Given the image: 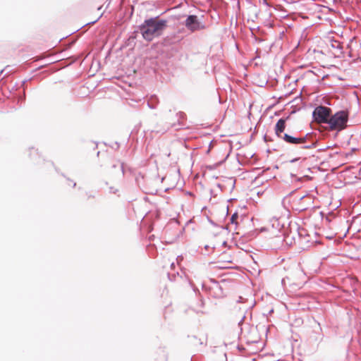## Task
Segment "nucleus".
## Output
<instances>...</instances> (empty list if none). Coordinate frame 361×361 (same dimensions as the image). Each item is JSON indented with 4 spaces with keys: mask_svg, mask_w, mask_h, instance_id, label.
Here are the masks:
<instances>
[{
    "mask_svg": "<svg viewBox=\"0 0 361 361\" xmlns=\"http://www.w3.org/2000/svg\"><path fill=\"white\" fill-rule=\"evenodd\" d=\"M166 27V20L155 17L145 20L140 25L139 29L143 38L149 42L154 37L160 36Z\"/></svg>",
    "mask_w": 361,
    "mask_h": 361,
    "instance_id": "1",
    "label": "nucleus"
},
{
    "mask_svg": "<svg viewBox=\"0 0 361 361\" xmlns=\"http://www.w3.org/2000/svg\"><path fill=\"white\" fill-rule=\"evenodd\" d=\"M348 119V114L347 111H338L334 116L329 117L326 123L328 124V129L330 130L340 131L346 127Z\"/></svg>",
    "mask_w": 361,
    "mask_h": 361,
    "instance_id": "2",
    "label": "nucleus"
},
{
    "mask_svg": "<svg viewBox=\"0 0 361 361\" xmlns=\"http://www.w3.org/2000/svg\"><path fill=\"white\" fill-rule=\"evenodd\" d=\"M184 25L191 32L204 30L207 27L195 15H189L184 22Z\"/></svg>",
    "mask_w": 361,
    "mask_h": 361,
    "instance_id": "3",
    "label": "nucleus"
},
{
    "mask_svg": "<svg viewBox=\"0 0 361 361\" xmlns=\"http://www.w3.org/2000/svg\"><path fill=\"white\" fill-rule=\"evenodd\" d=\"M331 110L326 106H317L313 111V116L317 123H327Z\"/></svg>",
    "mask_w": 361,
    "mask_h": 361,
    "instance_id": "4",
    "label": "nucleus"
},
{
    "mask_svg": "<svg viewBox=\"0 0 361 361\" xmlns=\"http://www.w3.org/2000/svg\"><path fill=\"white\" fill-rule=\"evenodd\" d=\"M252 229H250V237L255 238L260 232L266 231V227L262 225V220L257 216H252L251 219ZM251 226L250 225V228Z\"/></svg>",
    "mask_w": 361,
    "mask_h": 361,
    "instance_id": "5",
    "label": "nucleus"
},
{
    "mask_svg": "<svg viewBox=\"0 0 361 361\" xmlns=\"http://www.w3.org/2000/svg\"><path fill=\"white\" fill-rule=\"evenodd\" d=\"M281 139H283L287 143L295 145L304 144L307 140L306 137H296L286 133L283 134V137H281Z\"/></svg>",
    "mask_w": 361,
    "mask_h": 361,
    "instance_id": "6",
    "label": "nucleus"
},
{
    "mask_svg": "<svg viewBox=\"0 0 361 361\" xmlns=\"http://www.w3.org/2000/svg\"><path fill=\"white\" fill-rule=\"evenodd\" d=\"M288 116L283 118H280L278 122L276 123V126H275V128H274V130H275V133L276 135L279 137H283V135H282V133H283L285 128H286V121L288 119Z\"/></svg>",
    "mask_w": 361,
    "mask_h": 361,
    "instance_id": "7",
    "label": "nucleus"
},
{
    "mask_svg": "<svg viewBox=\"0 0 361 361\" xmlns=\"http://www.w3.org/2000/svg\"><path fill=\"white\" fill-rule=\"evenodd\" d=\"M251 258H252L253 264L251 265L250 264V267H251V268L252 269V271H250V274L253 275L255 277H257L259 275L260 272H261V270L259 269V266L258 262H257V259H259V258L258 257L255 258L253 257H251Z\"/></svg>",
    "mask_w": 361,
    "mask_h": 361,
    "instance_id": "8",
    "label": "nucleus"
},
{
    "mask_svg": "<svg viewBox=\"0 0 361 361\" xmlns=\"http://www.w3.org/2000/svg\"><path fill=\"white\" fill-rule=\"evenodd\" d=\"M244 217H245L244 214H241V213H239L238 212H237L232 215V216L231 218V221L232 224H238V219L239 218H240V221H243Z\"/></svg>",
    "mask_w": 361,
    "mask_h": 361,
    "instance_id": "9",
    "label": "nucleus"
},
{
    "mask_svg": "<svg viewBox=\"0 0 361 361\" xmlns=\"http://www.w3.org/2000/svg\"><path fill=\"white\" fill-rule=\"evenodd\" d=\"M109 193L111 194H117L118 192V189L113 186L109 187Z\"/></svg>",
    "mask_w": 361,
    "mask_h": 361,
    "instance_id": "10",
    "label": "nucleus"
},
{
    "mask_svg": "<svg viewBox=\"0 0 361 361\" xmlns=\"http://www.w3.org/2000/svg\"><path fill=\"white\" fill-rule=\"evenodd\" d=\"M154 99H156V97H152V98L150 99V102H148V103H147L149 107L151 108V109H155L156 108L155 106L151 105V104H150L151 102H153Z\"/></svg>",
    "mask_w": 361,
    "mask_h": 361,
    "instance_id": "11",
    "label": "nucleus"
},
{
    "mask_svg": "<svg viewBox=\"0 0 361 361\" xmlns=\"http://www.w3.org/2000/svg\"><path fill=\"white\" fill-rule=\"evenodd\" d=\"M245 318V315H243V317L241 318V319L239 321V322H238V326H239L240 327H241V326H242V324H243V322H244ZM240 331H242V328H240Z\"/></svg>",
    "mask_w": 361,
    "mask_h": 361,
    "instance_id": "12",
    "label": "nucleus"
},
{
    "mask_svg": "<svg viewBox=\"0 0 361 361\" xmlns=\"http://www.w3.org/2000/svg\"><path fill=\"white\" fill-rule=\"evenodd\" d=\"M252 283L253 286L258 285V289L261 287V285H262L261 283L259 281V280L257 281L252 282Z\"/></svg>",
    "mask_w": 361,
    "mask_h": 361,
    "instance_id": "13",
    "label": "nucleus"
},
{
    "mask_svg": "<svg viewBox=\"0 0 361 361\" xmlns=\"http://www.w3.org/2000/svg\"><path fill=\"white\" fill-rule=\"evenodd\" d=\"M182 259L183 257L181 256H178V257L176 258L178 263L180 262V260H182Z\"/></svg>",
    "mask_w": 361,
    "mask_h": 361,
    "instance_id": "14",
    "label": "nucleus"
},
{
    "mask_svg": "<svg viewBox=\"0 0 361 361\" xmlns=\"http://www.w3.org/2000/svg\"><path fill=\"white\" fill-rule=\"evenodd\" d=\"M238 350H239L240 351H241V350H245V348H243V347H241V346H240V345H238Z\"/></svg>",
    "mask_w": 361,
    "mask_h": 361,
    "instance_id": "15",
    "label": "nucleus"
},
{
    "mask_svg": "<svg viewBox=\"0 0 361 361\" xmlns=\"http://www.w3.org/2000/svg\"><path fill=\"white\" fill-rule=\"evenodd\" d=\"M171 268H173V267H175V264H174V262H172V263L171 264Z\"/></svg>",
    "mask_w": 361,
    "mask_h": 361,
    "instance_id": "16",
    "label": "nucleus"
},
{
    "mask_svg": "<svg viewBox=\"0 0 361 361\" xmlns=\"http://www.w3.org/2000/svg\"><path fill=\"white\" fill-rule=\"evenodd\" d=\"M243 298L242 297H239V300L238 302H243Z\"/></svg>",
    "mask_w": 361,
    "mask_h": 361,
    "instance_id": "17",
    "label": "nucleus"
},
{
    "mask_svg": "<svg viewBox=\"0 0 361 361\" xmlns=\"http://www.w3.org/2000/svg\"><path fill=\"white\" fill-rule=\"evenodd\" d=\"M210 246L209 245H205V249L207 250Z\"/></svg>",
    "mask_w": 361,
    "mask_h": 361,
    "instance_id": "18",
    "label": "nucleus"
},
{
    "mask_svg": "<svg viewBox=\"0 0 361 361\" xmlns=\"http://www.w3.org/2000/svg\"><path fill=\"white\" fill-rule=\"evenodd\" d=\"M221 243L223 245H224L226 243V241H222Z\"/></svg>",
    "mask_w": 361,
    "mask_h": 361,
    "instance_id": "19",
    "label": "nucleus"
},
{
    "mask_svg": "<svg viewBox=\"0 0 361 361\" xmlns=\"http://www.w3.org/2000/svg\"><path fill=\"white\" fill-rule=\"evenodd\" d=\"M212 248H213V249H216V245H212Z\"/></svg>",
    "mask_w": 361,
    "mask_h": 361,
    "instance_id": "20",
    "label": "nucleus"
},
{
    "mask_svg": "<svg viewBox=\"0 0 361 361\" xmlns=\"http://www.w3.org/2000/svg\"><path fill=\"white\" fill-rule=\"evenodd\" d=\"M216 288H221L217 283L216 284Z\"/></svg>",
    "mask_w": 361,
    "mask_h": 361,
    "instance_id": "21",
    "label": "nucleus"
},
{
    "mask_svg": "<svg viewBox=\"0 0 361 361\" xmlns=\"http://www.w3.org/2000/svg\"><path fill=\"white\" fill-rule=\"evenodd\" d=\"M75 185H76V183H73V187H75Z\"/></svg>",
    "mask_w": 361,
    "mask_h": 361,
    "instance_id": "22",
    "label": "nucleus"
}]
</instances>
